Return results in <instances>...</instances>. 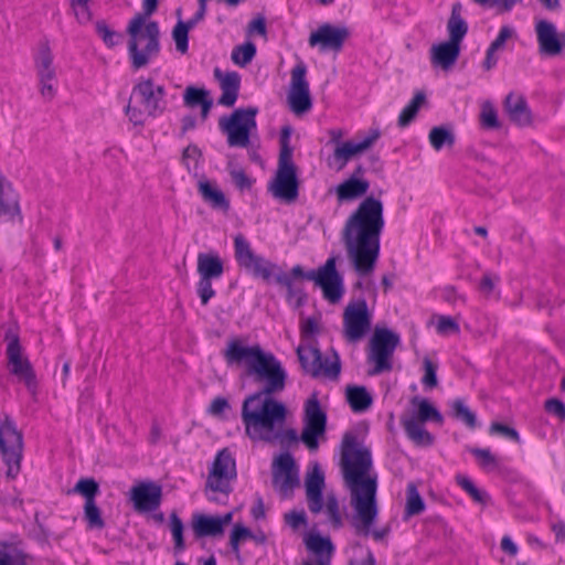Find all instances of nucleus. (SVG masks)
<instances>
[{"label": "nucleus", "instance_id": "1", "mask_svg": "<svg viewBox=\"0 0 565 565\" xmlns=\"http://www.w3.org/2000/svg\"><path fill=\"white\" fill-rule=\"evenodd\" d=\"M340 466L354 510L352 526L356 534L367 536L379 514L377 479L369 475L372 468L371 451L359 446L356 436L351 433L343 436Z\"/></svg>", "mask_w": 565, "mask_h": 565}, {"label": "nucleus", "instance_id": "2", "mask_svg": "<svg viewBox=\"0 0 565 565\" xmlns=\"http://www.w3.org/2000/svg\"><path fill=\"white\" fill-rule=\"evenodd\" d=\"M384 226V206L374 196L365 198L345 220L341 242L358 275L369 276L374 271Z\"/></svg>", "mask_w": 565, "mask_h": 565}, {"label": "nucleus", "instance_id": "3", "mask_svg": "<svg viewBox=\"0 0 565 565\" xmlns=\"http://www.w3.org/2000/svg\"><path fill=\"white\" fill-rule=\"evenodd\" d=\"M223 355L227 365H244L246 376L259 386L256 393L274 396L285 390L286 369L274 353L263 350L259 344L248 347L233 340Z\"/></svg>", "mask_w": 565, "mask_h": 565}, {"label": "nucleus", "instance_id": "4", "mask_svg": "<svg viewBox=\"0 0 565 565\" xmlns=\"http://www.w3.org/2000/svg\"><path fill=\"white\" fill-rule=\"evenodd\" d=\"M337 256H330L326 263L309 271L296 265L289 273L278 270L275 275L277 284L286 288V300L294 308L299 309L307 301V294L300 279L313 281L322 290L323 298L330 303H338L344 295L342 275L337 270Z\"/></svg>", "mask_w": 565, "mask_h": 565}, {"label": "nucleus", "instance_id": "5", "mask_svg": "<svg viewBox=\"0 0 565 565\" xmlns=\"http://www.w3.org/2000/svg\"><path fill=\"white\" fill-rule=\"evenodd\" d=\"M241 417L246 436L255 441L274 444L275 429L284 427L287 408L270 395L253 393L243 401Z\"/></svg>", "mask_w": 565, "mask_h": 565}, {"label": "nucleus", "instance_id": "6", "mask_svg": "<svg viewBox=\"0 0 565 565\" xmlns=\"http://www.w3.org/2000/svg\"><path fill=\"white\" fill-rule=\"evenodd\" d=\"M128 55L132 70L146 67L160 53V29L157 21L142 23L141 18L131 19L127 26Z\"/></svg>", "mask_w": 565, "mask_h": 565}, {"label": "nucleus", "instance_id": "7", "mask_svg": "<svg viewBox=\"0 0 565 565\" xmlns=\"http://www.w3.org/2000/svg\"><path fill=\"white\" fill-rule=\"evenodd\" d=\"M166 89L152 78L140 79L134 87L125 114L134 126L142 127L146 117H157L166 109Z\"/></svg>", "mask_w": 565, "mask_h": 565}, {"label": "nucleus", "instance_id": "8", "mask_svg": "<svg viewBox=\"0 0 565 565\" xmlns=\"http://www.w3.org/2000/svg\"><path fill=\"white\" fill-rule=\"evenodd\" d=\"M401 338L387 328H376L370 339L367 362L373 364L369 375H379L393 369V355Z\"/></svg>", "mask_w": 565, "mask_h": 565}, {"label": "nucleus", "instance_id": "9", "mask_svg": "<svg viewBox=\"0 0 565 565\" xmlns=\"http://www.w3.org/2000/svg\"><path fill=\"white\" fill-rule=\"evenodd\" d=\"M301 369L312 377L323 376L338 380L341 372L339 354L332 351L331 355L323 356L321 351L312 343H300L296 350Z\"/></svg>", "mask_w": 565, "mask_h": 565}, {"label": "nucleus", "instance_id": "10", "mask_svg": "<svg viewBox=\"0 0 565 565\" xmlns=\"http://www.w3.org/2000/svg\"><path fill=\"white\" fill-rule=\"evenodd\" d=\"M257 113L258 108L256 107L238 108L230 116L220 118V128L227 135L230 147H248L250 132L257 127Z\"/></svg>", "mask_w": 565, "mask_h": 565}, {"label": "nucleus", "instance_id": "11", "mask_svg": "<svg viewBox=\"0 0 565 565\" xmlns=\"http://www.w3.org/2000/svg\"><path fill=\"white\" fill-rule=\"evenodd\" d=\"M268 191L274 198L286 203H292L299 195V181L297 167L292 159H289V151L285 150L279 156L278 168L274 179L268 184Z\"/></svg>", "mask_w": 565, "mask_h": 565}, {"label": "nucleus", "instance_id": "12", "mask_svg": "<svg viewBox=\"0 0 565 565\" xmlns=\"http://www.w3.org/2000/svg\"><path fill=\"white\" fill-rule=\"evenodd\" d=\"M343 338L349 343L360 342L371 330L372 316L364 298L350 301L343 311Z\"/></svg>", "mask_w": 565, "mask_h": 565}, {"label": "nucleus", "instance_id": "13", "mask_svg": "<svg viewBox=\"0 0 565 565\" xmlns=\"http://www.w3.org/2000/svg\"><path fill=\"white\" fill-rule=\"evenodd\" d=\"M0 456L7 477L14 478L20 471L22 435L9 418L0 423Z\"/></svg>", "mask_w": 565, "mask_h": 565}, {"label": "nucleus", "instance_id": "14", "mask_svg": "<svg viewBox=\"0 0 565 565\" xmlns=\"http://www.w3.org/2000/svg\"><path fill=\"white\" fill-rule=\"evenodd\" d=\"M234 250L238 265L255 277L269 281L278 273L277 266L274 263L253 252L249 242L243 234H237L234 237Z\"/></svg>", "mask_w": 565, "mask_h": 565}, {"label": "nucleus", "instance_id": "15", "mask_svg": "<svg viewBox=\"0 0 565 565\" xmlns=\"http://www.w3.org/2000/svg\"><path fill=\"white\" fill-rule=\"evenodd\" d=\"M327 429V414L322 411L320 402L312 395L305 405L303 429L300 440L310 451L319 447V438L323 437Z\"/></svg>", "mask_w": 565, "mask_h": 565}, {"label": "nucleus", "instance_id": "16", "mask_svg": "<svg viewBox=\"0 0 565 565\" xmlns=\"http://www.w3.org/2000/svg\"><path fill=\"white\" fill-rule=\"evenodd\" d=\"M236 465L231 452L222 449L217 452L207 476L205 491L228 494L232 491L230 482L236 479Z\"/></svg>", "mask_w": 565, "mask_h": 565}, {"label": "nucleus", "instance_id": "17", "mask_svg": "<svg viewBox=\"0 0 565 565\" xmlns=\"http://www.w3.org/2000/svg\"><path fill=\"white\" fill-rule=\"evenodd\" d=\"M271 482L282 499L290 498L299 486V471L290 454H281L274 460Z\"/></svg>", "mask_w": 565, "mask_h": 565}, {"label": "nucleus", "instance_id": "18", "mask_svg": "<svg viewBox=\"0 0 565 565\" xmlns=\"http://www.w3.org/2000/svg\"><path fill=\"white\" fill-rule=\"evenodd\" d=\"M9 340L7 345V359L10 372L33 393L36 387V379L33 367L26 356L22 353L19 337L17 334L6 335Z\"/></svg>", "mask_w": 565, "mask_h": 565}, {"label": "nucleus", "instance_id": "19", "mask_svg": "<svg viewBox=\"0 0 565 565\" xmlns=\"http://www.w3.org/2000/svg\"><path fill=\"white\" fill-rule=\"evenodd\" d=\"M349 36L350 31L347 26L322 23L310 33L308 44L311 47H318L321 53H339Z\"/></svg>", "mask_w": 565, "mask_h": 565}, {"label": "nucleus", "instance_id": "20", "mask_svg": "<svg viewBox=\"0 0 565 565\" xmlns=\"http://www.w3.org/2000/svg\"><path fill=\"white\" fill-rule=\"evenodd\" d=\"M307 66L299 62L291 71L288 103L295 114H303L311 109L309 83L306 79Z\"/></svg>", "mask_w": 565, "mask_h": 565}, {"label": "nucleus", "instance_id": "21", "mask_svg": "<svg viewBox=\"0 0 565 565\" xmlns=\"http://www.w3.org/2000/svg\"><path fill=\"white\" fill-rule=\"evenodd\" d=\"M130 499L137 512L157 510L162 500V488L154 482H140L130 489Z\"/></svg>", "mask_w": 565, "mask_h": 565}, {"label": "nucleus", "instance_id": "22", "mask_svg": "<svg viewBox=\"0 0 565 565\" xmlns=\"http://www.w3.org/2000/svg\"><path fill=\"white\" fill-rule=\"evenodd\" d=\"M535 33L541 54L556 56L563 52L564 42L558 36L556 26L552 22L540 20L535 24Z\"/></svg>", "mask_w": 565, "mask_h": 565}, {"label": "nucleus", "instance_id": "23", "mask_svg": "<svg viewBox=\"0 0 565 565\" xmlns=\"http://www.w3.org/2000/svg\"><path fill=\"white\" fill-rule=\"evenodd\" d=\"M503 110L510 121L519 127H527L532 124L531 109L521 94L509 93L503 102Z\"/></svg>", "mask_w": 565, "mask_h": 565}, {"label": "nucleus", "instance_id": "24", "mask_svg": "<svg viewBox=\"0 0 565 565\" xmlns=\"http://www.w3.org/2000/svg\"><path fill=\"white\" fill-rule=\"evenodd\" d=\"M381 134L377 129L371 130V132L358 142L345 141L339 143L334 148L333 158L340 162V169H342L354 156L364 152L370 149L374 142L380 138Z\"/></svg>", "mask_w": 565, "mask_h": 565}, {"label": "nucleus", "instance_id": "25", "mask_svg": "<svg viewBox=\"0 0 565 565\" xmlns=\"http://www.w3.org/2000/svg\"><path fill=\"white\" fill-rule=\"evenodd\" d=\"M305 487L309 511L313 514L320 513L323 509L322 490L324 488V476L318 465L307 475Z\"/></svg>", "mask_w": 565, "mask_h": 565}, {"label": "nucleus", "instance_id": "26", "mask_svg": "<svg viewBox=\"0 0 565 565\" xmlns=\"http://www.w3.org/2000/svg\"><path fill=\"white\" fill-rule=\"evenodd\" d=\"M214 76L220 81L222 90V95L218 98V104L226 107L233 106L238 97L241 86L239 74L236 72H227L226 74H222L218 68H215Z\"/></svg>", "mask_w": 565, "mask_h": 565}, {"label": "nucleus", "instance_id": "27", "mask_svg": "<svg viewBox=\"0 0 565 565\" xmlns=\"http://www.w3.org/2000/svg\"><path fill=\"white\" fill-rule=\"evenodd\" d=\"M460 54V45L446 41L433 45L430 50L431 64L443 70H450L457 62Z\"/></svg>", "mask_w": 565, "mask_h": 565}, {"label": "nucleus", "instance_id": "28", "mask_svg": "<svg viewBox=\"0 0 565 565\" xmlns=\"http://www.w3.org/2000/svg\"><path fill=\"white\" fill-rule=\"evenodd\" d=\"M198 191L202 200L213 210L227 213L230 211V201L223 191L209 180H201L198 183Z\"/></svg>", "mask_w": 565, "mask_h": 565}, {"label": "nucleus", "instance_id": "29", "mask_svg": "<svg viewBox=\"0 0 565 565\" xmlns=\"http://www.w3.org/2000/svg\"><path fill=\"white\" fill-rule=\"evenodd\" d=\"M401 424L408 439L416 446L427 447L433 445V435L425 429L424 424H420L414 415L402 417Z\"/></svg>", "mask_w": 565, "mask_h": 565}, {"label": "nucleus", "instance_id": "30", "mask_svg": "<svg viewBox=\"0 0 565 565\" xmlns=\"http://www.w3.org/2000/svg\"><path fill=\"white\" fill-rule=\"evenodd\" d=\"M516 36L515 30L510 25H503L500 28V31L497 38L489 45L486 58L483 61V67L487 71H490L497 65L498 58L495 57V53L503 51L507 47V43L509 40Z\"/></svg>", "mask_w": 565, "mask_h": 565}, {"label": "nucleus", "instance_id": "31", "mask_svg": "<svg viewBox=\"0 0 565 565\" xmlns=\"http://www.w3.org/2000/svg\"><path fill=\"white\" fill-rule=\"evenodd\" d=\"M3 215L10 218L20 215V206L11 182L0 173V217Z\"/></svg>", "mask_w": 565, "mask_h": 565}, {"label": "nucleus", "instance_id": "32", "mask_svg": "<svg viewBox=\"0 0 565 565\" xmlns=\"http://www.w3.org/2000/svg\"><path fill=\"white\" fill-rule=\"evenodd\" d=\"M305 543L307 548L317 556L318 565H327L330 562L334 548L329 537L309 534Z\"/></svg>", "mask_w": 565, "mask_h": 565}, {"label": "nucleus", "instance_id": "33", "mask_svg": "<svg viewBox=\"0 0 565 565\" xmlns=\"http://www.w3.org/2000/svg\"><path fill=\"white\" fill-rule=\"evenodd\" d=\"M223 271V263L217 254L200 253L198 255V273L201 278L217 279Z\"/></svg>", "mask_w": 565, "mask_h": 565}, {"label": "nucleus", "instance_id": "34", "mask_svg": "<svg viewBox=\"0 0 565 565\" xmlns=\"http://www.w3.org/2000/svg\"><path fill=\"white\" fill-rule=\"evenodd\" d=\"M462 6L459 2L452 4L451 14L447 22L449 42L460 45L468 32V24L461 17Z\"/></svg>", "mask_w": 565, "mask_h": 565}, {"label": "nucleus", "instance_id": "35", "mask_svg": "<svg viewBox=\"0 0 565 565\" xmlns=\"http://www.w3.org/2000/svg\"><path fill=\"white\" fill-rule=\"evenodd\" d=\"M370 188V183L365 179H358L354 175L337 186V196L340 202L350 201L364 195Z\"/></svg>", "mask_w": 565, "mask_h": 565}, {"label": "nucleus", "instance_id": "36", "mask_svg": "<svg viewBox=\"0 0 565 565\" xmlns=\"http://www.w3.org/2000/svg\"><path fill=\"white\" fill-rule=\"evenodd\" d=\"M185 106L194 108L201 106V117L206 119L210 109L213 105V100L210 97L209 90L204 88H196L194 86H188L183 95Z\"/></svg>", "mask_w": 565, "mask_h": 565}, {"label": "nucleus", "instance_id": "37", "mask_svg": "<svg viewBox=\"0 0 565 565\" xmlns=\"http://www.w3.org/2000/svg\"><path fill=\"white\" fill-rule=\"evenodd\" d=\"M193 531L198 537L216 536L223 534L222 523L216 516L199 514L193 518Z\"/></svg>", "mask_w": 565, "mask_h": 565}, {"label": "nucleus", "instance_id": "38", "mask_svg": "<svg viewBox=\"0 0 565 565\" xmlns=\"http://www.w3.org/2000/svg\"><path fill=\"white\" fill-rule=\"evenodd\" d=\"M35 70L39 79H56L53 55L47 44H42L35 56Z\"/></svg>", "mask_w": 565, "mask_h": 565}, {"label": "nucleus", "instance_id": "39", "mask_svg": "<svg viewBox=\"0 0 565 565\" xmlns=\"http://www.w3.org/2000/svg\"><path fill=\"white\" fill-rule=\"evenodd\" d=\"M347 399L353 412H365L372 405V396L364 386H348Z\"/></svg>", "mask_w": 565, "mask_h": 565}, {"label": "nucleus", "instance_id": "40", "mask_svg": "<svg viewBox=\"0 0 565 565\" xmlns=\"http://www.w3.org/2000/svg\"><path fill=\"white\" fill-rule=\"evenodd\" d=\"M412 404L417 406V413L414 415L416 419L424 424L428 420L441 424L444 418L439 411L433 406L427 399L414 397Z\"/></svg>", "mask_w": 565, "mask_h": 565}, {"label": "nucleus", "instance_id": "41", "mask_svg": "<svg viewBox=\"0 0 565 565\" xmlns=\"http://www.w3.org/2000/svg\"><path fill=\"white\" fill-rule=\"evenodd\" d=\"M429 142L431 147L439 151L445 146L452 147L456 140V137L452 130L446 126H435L430 129L428 135Z\"/></svg>", "mask_w": 565, "mask_h": 565}, {"label": "nucleus", "instance_id": "42", "mask_svg": "<svg viewBox=\"0 0 565 565\" xmlns=\"http://www.w3.org/2000/svg\"><path fill=\"white\" fill-rule=\"evenodd\" d=\"M425 100V94L423 92H417L412 100L401 111L398 116V126L402 128L407 127L415 119Z\"/></svg>", "mask_w": 565, "mask_h": 565}, {"label": "nucleus", "instance_id": "43", "mask_svg": "<svg viewBox=\"0 0 565 565\" xmlns=\"http://www.w3.org/2000/svg\"><path fill=\"white\" fill-rule=\"evenodd\" d=\"M451 415L457 420L463 423L468 428L473 429L477 427L476 414L469 409L465 402L457 398L451 402Z\"/></svg>", "mask_w": 565, "mask_h": 565}, {"label": "nucleus", "instance_id": "44", "mask_svg": "<svg viewBox=\"0 0 565 565\" xmlns=\"http://www.w3.org/2000/svg\"><path fill=\"white\" fill-rule=\"evenodd\" d=\"M425 510V503L422 499L416 486L409 483L407 486V500L405 507V518L418 515Z\"/></svg>", "mask_w": 565, "mask_h": 565}, {"label": "nucleus", "instance_id": "45", "mask_svg": "<svg viewBox=\"0 0 565 565\" xmlns=\"http://www.w3.org/2000/svg\"><path fill=\"white\" fill-rule=\"evenodd\" d=\"M32 557L17 548L0 547V565H28Z\"/></svg>", "mask_w": 565, "mask_h": 565}, {"label": "nucleus", "instance_id": "46", "mask_svg": "<svg viewBox=\"0 0 565 565\" xmlns=\"http://www.w3.org/2000/svg\"><path fill=\"white\" fill-rule=\"evenodd\" d=\"M255 54H256L255 44L252 42H247L245 44L235 46L234 50L232 51L231 57H232V61L236 65L244 67L252 62Z\"/></svg>", "mask_w": 565, "mask_h": 565}, {"label": "nucleus", "instance_id": "47", "mask_svg": "<svg viewBox=\"0 0 565 565\" xmlns=\"http://www.w3.org/2000/svg\"><path fill=\"white\" fill-rule=\"evenodd\" d=\"M84 519L89 529H103L105 521L102 518L100 509L97 507L96 501H88L84 504Z\"/></svg>", "mask_w": 565, "mask_h": 565}, {"label": "nucleus", "instance_id": "48", "mask_svg": "<svg viewBox=\"0 0 565 565\" xmlns=\"http://www.w3.org/2000/svg\"><path fill=\"white\" fill-rule=\"evenodd\" d=\"M73 491L82 494L85 502L94 501L99 493V486L93 478H82L76 482Z\"/></svg>", "mask_w": 565, "mask_h": 565}, {"label": "nucleus", "instance_id": "49", "mask_svg": "<svg viewBox=\"0 0 565 565\" xmlns=\"http://www.w3.org/2000/svg\"><path fill=\"white\" fill-rule=\"evenodd\" d=\"M95 30H96V33L100 36V39L105 43V45L109 49L115 47L119 43V40L121 39V34L111 30L108 26V24L103 20H99L95 23Z\"/></svg>", "mask_w": 565, "mask_h": 565}, {"label": "nucleus", "instance_id": "50", "mask_svg": "<svg viewBox=\"0 0 565 565\" xmlns=\"http://www.w3.org/2000/svg\"><path fill=\"white\" fill-rule=\"evenodd\" d=\"M247 539H256V535L252 533V531L242 525V524H235L233 526V530L231 532L230 537V545L232 547V551L238 556L239 555V544L242 541H245Z\"/></svg>", "mask_w": 565, "mask_h": 565}, {"label": "nucleus", "instance_id": "51", "mask_svg": "<svg viewBox=\"0 0 565 565\" xmlns=\"http://www.w3.org/2000/svg\"><path fill=\"white\" fill-rule=\"evenodd\" d=\"M456 481L476 502H487L488 494L479 490L468 477L458 475Z\"/></svg>", "mask_w": 565, "mask_h": 565}, {"label": "nucleus", "instance_id": "52", "mask_svg": "<svg viewBox=\"0 0 565 565\" xmlns=\"http://www.w3.org/2000/svg\"><path fill=\"white\" fill-rule=\"evenodd\" d=\"M191 29L188 28V25L183 21H179L173 30H172V38L175 42L177 51L184 54L188 51V44H189V31Z\"/></svg>", "mask_w": 565, "mask_h": 565}, {"label": "nucleus", "instance_id": "53", "mask_svg": "<svg viewBox=\"0 0 565 565\" xmlns=\"http://www.w3.org/2000/svg\"><path fill=\"white\" fill-rule=\"evenodd\" d=\"M480 121L481 125L488 129H498L500 128V122L498 120V115L494 106L490 102H484L481 106L480 113Z\"/></svg>", "mask_w": 565, "mask_h": 565}, {"label": "nucleus", "instance_id": "54", "mask_svg": "<svg viewBox=\"0 0 565 565\" xmlns=\"http://www.w3.org/2000/svg\"><path fill=\"white\" fill-rule=\"evenodd\" d=\"M326 513L328 515L329 521L334 527L342 526V518L339 511V502L337 497L333 493H328L326 497Z\"/></svg>", "mask_w": 565, "mask_h": 565}, {"label": "nucleus", "instance_id": "55", "mask_svg": "<svg viewBox=\"0 0 565 565\" xmlns=\"http://www.w3.org/2000/svg\"><path fill=\"white\" fill-rule=\"evenodd\" d=\"M170 529L174 541V548L182 551L184 548L183 523L175 512H172L170 515Z\"/></svg>", "mask_w": 565, "mask_h": 565}, {"label": "nucleus", "instance_id": "56", "mask_svg": "<svg viewBox=\"0 0 565 565\" xmlns=\"http://www.w3.org/2000/svg\"><path fill=\"white\" fill-rule=\"evenodd\" d=\"M425 374L422 379V383L427 387H436L438 384L437 380V365L428 358L423 361Z\"/></svg>", "mask_w": 565, "mask_h": 565}, {"label": "nucleus", "instance_id": "57", "mask_svg": "<svg viewBox=\"0 0 565 565\" xmlns=\"http://www.w3.org/2000/svg\"><path fill=\"white\" fill-rule=\"evenodd\" d=\"M275 434L277 435L275 443L279 441L282 447H290L300 440L294 428L282 429V427H279L275 429Z\"/></svg>", "mask_w": 565, "mask_h": 565}, {"label": "nucleus", "instance_id": "58", "mask_svg": "<svg viewBox=\"0 0 565 565\" xmlns=\"http://www.w3.org/2000/svg\"><path fill=\"white\" fill-rule=\"evenodd\" d=\"M489 430H490V434H492V435L497 434V435H501L510 440H513L515 443L520 441L519 433L514 428L509 427L504 424L492 423Z\"/></svg>", "mask_w": 565, "mask_h": 565}, {"label": "nucleus", "instance_id": "59", "mask_svg": "<svg viewBox=\"0 0 565 565\" xmlns=\"http://www.w3.org/2000/svg\"><path fill=\"white\" fill-rule=\"evenodd\" d=\"M198 295L203 306L207 305L210 299L215 296V291L212 287V279L201 278L198 282Z\"/></svg>", "mask_w": 565, "mask_h": 565}, {"label": "nucleus", "instance_id": "60", "mask_svg": "<svg viewBox=\"0 0 565 565\" xmlns=\"http://www.w3.org/2000/svg\"><path fill=\"white\" fill-rule=\"evenodd\" d=\"M284 520L292 530H298L307 524V516L303 511H290L284 515Z\"/></svg>", "mask_w": 565, "mask_h": 565}, {"label": "nucleus", "instance_id": "61", "mask_svg": "<svg viewBox=\"0 0 565 565\" xmlns=\"http://www.w3.org/2000/svg\"><path fill=\"white\" fill-rule=\"evenodd\" d=\"M436 329L441 334L458 333L460 330L459 324L448 316H441L438 319Z\"/></svg>", "mask_w": 565, "mask_h": 565}, {"label": "nucleus", "instance_id": "62", "mask_svg": "<svg viewBox=\"0 0 565 565\" xmlns=\"http://www.w3.org/2000/svg\"><path fill=\"white\" fill-rule=\"evenodd\" d=\"M470 451L479 460L480 466L483 468L494 467L497 465L495 457L489 449L473 448Z\"/></svg>", "mask_w": 565, "mask_h": 565}, {"label": "nucleus", "instance_id": "63", "mask_svg": "<svg viewBox=\"0 0 565 565\" xmlns=\"http://www.w3.org/2000/svg\"><path fill=\"white\" fill-rule=\"evenodd\" d=\"M498 280L499 277L497 275L489 273L484 274L479 284V291L483 296L489 297L493 292Z\"/></svg>", "mask_w": 565, "mask_h": 565}, {"label": "nucleus", "instance_id": "64", "mask_svg": "<svg viewBox=\"0 0 565 565\" xmlns=\"http://www.w3.org/2000/svg\"><path fill=\"white\" fill-rule=\"evenodd\" d=\"M545 411L555 415L561 420L565 419V404L558 398H550L545 401Z\"/></svg>", "mask_w": 565, "mask_h": 565}]
</instances>
